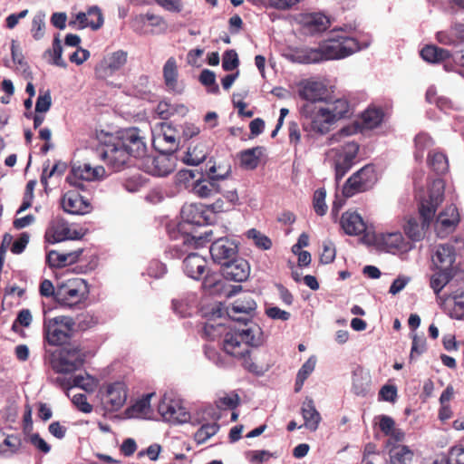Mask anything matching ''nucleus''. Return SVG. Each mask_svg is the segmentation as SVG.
Segmentation results:
<instances>
[{
    "label": "nucleus",
    "mask_w": 464,
    "mask_h": 464,
    "mask_svg": "<svg viewBox=\"0 0 464 464\" xmlns=\"http://www.w3.org/2000/svg\"><path fill=\"white\" fill-rule=\"evenodd\" d=\"M256 310V303L250 293L243 294L227 308V315L233 321L243 323V327L226 333L222 348L227 354L241 361L248 372L259 374L263 368L252 362L251 349L259 347L265 340L261 327L251 321Z\"/></svg>",
    "instance_id": "nucleus-1"
},
{
    "label": "nucleus",
    "mask_w": 464,
    "mask_h": 464,
    "mask_svg": "<svg viewBox=\"0 0 464 464\" xmlns=\"http://www.w3.org/2000/svg\"><path fill=\"white\" fill-rule=\"evenodd\" d=\"M360 50L355 38L336 35L324 40L317 48H301L290 54V59L299 63H315L326 60L343 59Z\"/></svg>",
    "instance_id": "nucleus-2"
},
{
    "label": "nucleus",
    "mask_w": 464,
    "mask_h": 464,
    "mask_svg": "<svg viewBox=\"0 0 464 464\" xmlns=\"http://www.w3.org/2000/svg\"><path fill=\"white\" fill-rule=\"evenodd\" d=\"M182 221L177 225L178 233H182L184 245L197 244L198 241H211L212 230L206 231L204 236L193 234L189 226H204L210 219L206 205L200 203L186 204L181 208Z\"/></svg>",
    "instance_id": "nucleus-3"
},
{
    "label": "nucleus",
    "mask_w": 464,
    "mask_h": 464,
    "mask_svg": "<svg viewBox=\"0 0 464 464\" xmlns=\"http://www.w3.org/2000/svg\"><path fill=\"white\" fill-rule=\"evenodd\" d=\"M239 397L237 393H224L215 401L216 408L212 406L206 407L203 410V423L195 435H216L219 430V425L217 420L221 418L223 411L235 410L239 404Z\"/></svg>",
    "instance_id": "nucleus-4"
},
{
    "label": "nucleus",
    "mask_w": 464,
    "mask_h": 464,
    "mask_svg": "<svg viewBox=\"0 0 464 464\" xmlns=\"http://www.w3.org/2000/svg\"><path fill=\"white\" fill-rule=\"evenodd\" d=\"M89 295L84 279L73 277L57 285V304L63 307H74L82 304Z\"/></svg>",
    "instance_id": "nucleus-5"
},
{
    "label": "nucleus",
    "mask_w": 464,
    "mask_h": 464,
    "mask_svg": "<svg viewBox=\"0 0 464 464\" xmlns=\"http://www.w3.org/2000/svg\"><path fill=\"white\" fill-rule=\"evenodd\" d=\"M377 181L378 175L375 166L366 164L347 179L343 184L342 193L344 198H351L372 189Z\"/></svg>",
    "instance_id": "nucleus-6"
},
{
    "label": "nucleus",
    "mask_w": 464,
    "mask_h": 464,
    "mask_svg": "<svg viewBox=\"0 0 464 464\" xmlns=\"http://www.w3.org/2000/svg\"><path fill=\"white\" fill-rule=\"evenodd\" d=\"M98 157L102 160L113 171L121 170L129 161L130 155L119 144L112 135L105 134L104 144L96 150Z\"/></svg>",
    "instance_id": "nucleus-7"
},
{
    "label": "nucleus",
    "mask_w": 464,
    "mask_h": 464,
    "mask_svg": "<svg viewBox=\"0 0 464 464\" xmlns=\"http://www.w3.org/2000/svg\"><path fill=\"white\" fill-rule=\"evenodd\" d=\"M361 120V124L353 122L340 129L332 135L331 140L333 142H340L344 138L354 135L363 129L372 130L377 128L382 122L383 111L382 109L369 108L362 112Z\"/></svg>",
    "instance_id": "nucleus-8"
},
{
    "label": "nucleus",
    "mask_w": 464,
    "mask_h": 464,
    "mask_svg": "<svg viewBox=\"0 0 464 464\" xmlns=\"http://www.w3.org/2000/svg\"><path fill=\"white\" fill-rule=\"evenodd\" d=\"M73 325L72 318L68 316L46 319L44 323V338L51 345H62L69 340Z\"/></svg>",
    "instance_id": "nucleus-9"
},
{
    "label": "nucleus",
    "mask_w": 464,
    "mask_h": 464,
    "mask_svg": "<svg viewBox=\"0 0 464 464\" xmlns=\"http://www.w3.org/2000/svg\"><path fill=\"white\" fill-rule=\"evenodd\" d=\"M84 362L85 353L78 346H68L53 355L52 367L56 372L69 373L79 370Z\"/></svg>",
    "instance_id": "nucleus-10"
},
{
    "label": "nucleus",
    "mask_w": 464,
    "mask_h": 464,
    "mask_svg": "<svg viewBox=\"0 0 464 464\" xmlns=\"http://www.w3.org/2000/svg\"><path fill=\"white\" fill-rule=\"evenodd\" d=\"M158 411L163 420L171 424L184 423L190 419V413L173 393H165L162 396Z\"/></svg>",
    "instance_id": "nucleus-11"
},
{
    "label": "nucleus",
    "mask_w": 464,
    "mask_h": 464,
    "mask_svg": "<svg viewBox=\"0 0 464 464\" xmlns=\"http://www.w3.org/2000/svg\"><path fill=\"white\" fill-rule=\"evenodd\" d=\"M302 114L309 121L310 130L318 134L329 132L331 126L334 123L324 105L306 103L302 107Z\"/></svg>",
    "instance_id": "nucleus-12"
},
{
    "label": "nucleus",
    "mask_w": 464,
    "mask_h": 464,
    "mask_svg": "<svg viewBox=\"0 0 464 464\" xmlns=\"http://www.w3.org/2000/svg\"><path fill=\"white\" fill-rule=\"evenodd\" d=\"M359 148L360 146L357 142L347 141L340 148L334 150L335 180L337 182H339L355 164Z\"/></svg>",
    "instance_id": "nucleus-13"
},
{
    "label": "nucleus",
    "mask_w": 464,
    "mask_h": 464,
    "mask_svg": "<svg viewBox=\"0 0 464 464\" xmlns=\"http://www.w3.org/2000/svg\"><path fill=\"white\" fill-rule=\"evenodd\" d=\"M127 152L133 158H144L147 153V144L141 130L132 127L125 129L115 137Z\"/></svg>",
    "instance_id": "nucleus-14"
},
{
    "label": "nucleus",
    "mask_w": 464,
    "mask_h": 464,
    "mask_svg": "<svg viewBox=\"0 0 464 464\" xmlns=\"http://www.w3.org/2000/svg\"><path fill=\"white\" fill-rule=\"evenodd\" d=\"M106 171L102 166L92 167L89 163L73 166L67 176V182L80 189H84V181H92L105 177Z\"/></svg>",
    "instance_id": "nucleus-15"
},
{
    "label": "nucleus",
    "mask_w": 464,
    "mask_h": 464,
    "mask_svg": "<svg viewBox=\"0 0 464 464\" xmlns=\"http://www.w3.org/2000/svg\"><path fill=\"white\" fill-rule=\"evenodd\" d=\"M159 152L157 156H148L144 159L143 169L153 176L165 177L174 171L177 159L173 153Z\"/></svg>",
    "instance_id": "nucleus-16"
},
{
    "label": "nucleus",
    "mask_w": 464,
    "mask_h": 464,
    "mask_svg": "<svg viewBox=\"0 0 464 464\" xmlns=\"http://www.w3.org/2000/svg\"><path fill=\"white\" fill-rule=\"evenodd\" d=\"M373 243L378 248L390 253L407 252L413 247L412 243L406 240L401 232L375 234Z\"/></svg>",
    "instance_id": "nucleus-17"
},
{
    "label": "nucleus",
    "mask_w": 464,
    "mask_h": 464,
    "mask_svg": "<svg viewBox=\"0 0 464 464\" xmlns=\"http://www.w3.org/2000/svg\"><path fill=\"white\" fill-rule=\"evenodd\" d=\"M444 199V183L441 179L432 182L428 199L421 200L419 206V213L426 220H432L438 207Z\"/></svg>",
    "instance_id": "nucleus-18"
},
{
    "label": "nucleus",
    "mask_w": 464,
    "mask_h": 464,
    "mask_svg": "<svg viewBox=\"0 0 464 464\" xmlns=\"http://www.w3.org/2000/svg\"><path fill=\"white\" fill-rule=\"evenodd\" d=\"M45 236L53 243L82 237L81 232L72 229L63 218L58 217L50 222Z\"/></svg>",
    "instance_id": "nucleus-19"
},
{
    "label": "nucleus",
    "mask_w": 464,
    "mask_h": 464,
    "mask_svg": "<svg viewBox=\"0 0 464 464\" xmlns=\"http://www.w3.org/2000/svg\"><path fill=\"white\" fill-rule=\"evenodd\" d=\"M127 400V387L122 382L107 385L102 401L107 411H114L121 409Z\"/></svg>",
    "instance_id": "nucleus-20"
},
{
    "label": "nucleus",
    "mask_w": 464,
    "mask_h": 464,
    "mask_svg": "<svg viewBox=\"0 0 464 464\" xmlns=\"http://www.w3.org/2000/svg\"><path fill=\"white\" fill-rule=\"evenodd\" d=\"M209 252L215 263L223 266L237 254V245L234 240L224 237L216 239L210 246Z\"/></svg>",
    "instance_id": "nucleus-21"
},
{
    "label": "nucleus",
    "mask_w": 464,
    "mask_h": 464,
    "mask_svg": "<svg viewBox=\"0 0 464 464\" xmlns=\"http://www.w3.org/2000/svg\"><path fill=\"white\" fill-rule=\"evenodd\" d=\"M455 261L456 253L454 246L448 244L438 246L432 256V263L437 270L450 271L453 273L461 271L458 266L455 265Z\"/></svg>",
    "instance_id": "nucleus-22"
},
{
    "label": "nucleus",
    "mask_w": 464,
    "mask_h": 464,
    "mask_svg": "<svg viewBox=\"0 0 464 464\" xmlns=\"http://www.w3.org/2000/svg\"><path fill=\"white\" fill-rule=\"evenodd\" d=\"M459 222V214L455 205L447 206L436 219V231L439 237H445L453 232Z\"/></svg>",
    "instance_id": "nucleus-23"
},
{
    "label": "nucleus",
    "mask_w": 464,
    "mask_h": 464,
    "mask_svg": "<svg viewBox=\"0 0 464 464\" xmlns=\"http://www.w3.org/2000/svg\"><path fill=\"white\" fill-rule=\"evenodd\" d=\"M221 266L224 277L235 282H244L250 275V266L242 257L235 256L228 262H225Z\"/></svg>",
    "instance_id": "nucleus-24"
},
{
    "label": "nucleus",
    "mask_w": 464,
    "mask_h": 464,
    "mask_svg": "<svg viewBox=\"0 0 464 464\" xmlns=\"http://www.w3.org/2000/svg\"><path fill=\"white\" fill-rule=\"evenodd\" d=\"M298 22L304 33L310 35L323 33L331 25L329 17L322 13L303 14Z\"/></svg>",
    "instance_id": "nucleus-25"
},
{
    "label": "nucleus",
    "mask_w": 464,
    "mask_h": 464,
    "mask_svg": "<svg viewBox=\"0 0 464 464\" xmlns=\"http://www.w3.org/2000/svg\"><path fill=\"white\" fill-rule=\"evenodd\" d=\"M459 282L464 283L463 271H457V273H453L450 271L437 270L430 276V285L434 293L439 295L446 285H449V289L451 291L452 288L457 286Z\"/></svg>",
    "instance_id": "nucleus-26"
},
{
    "label": "nucleus",
    "mask_w": 464,
    "mask_h": 464,
    "mask_svg": "<svg viewBox=\"0 0 464 464\" xmlns=\"http://www.w3.org/2000/svg\"><path fill=\"white\" fill-rule=\"evenodd\" d=\"M128 61V53L123 50H118L104 56L99 67H96V73L104 78L112 75L115 72L121 69Z\"/></svg>",
    "instance_id": "nucleus-27"
},
{
    "label": "nucleus",
    "mask_w": 464,
    "mask_h": 464,
    "mask_svg": "<svg viewBox=\"0 0 464 464\" xmlns=\"http://www.w3.org/2000/svg\"><path fill=\"white\" fill-rule=\"evenodd\" d=\"M62 207L65 212L73 215H84L91 210L89 201L76 190H69L63 196Z\"/></svg>",
    "instance_id": "nucleus-28"
},
{
    "label": "nucleus",
    "mask_w": 464,
    "mask_h": 464,
    "mask_svg": "<svg viewBox=\"0 0 464 464\" xmlns=\"http://www.w3.org/2000/svg\"><path fill=\"white\" fill-rule=\"evenodd\" d=\"M178 145L176 132L169 125H163L162 133L153 139V147L158 151L174 153Z\"/></svg>",
    "instance_id": "nucleus-29"
},
{
    "label": "nucleus",
    "mask_w": 464,
    "mask_h": 464,
    "mask_svg": "<svg viewBox=\"0 0 464 464\" xmlns=\"http://www.w3.org/2000/svg\"><path fill=\"white\" fill-rule=\"evenodd\" d=\"M79 24V28L91 27L92 30L100 29L103 24V16L98 6H92L87 13L80 12L76 14L75 21L70 24Z\"/></svg>",
    "instance_id": "nucleus-30"
},
{
    "label": "nucleus",
    "mask_w": 464,
    "mask_h": 464,
    "mask_svg": "<svg viewBox=\"0 0 464 464\" xmlns=\"http://www.w3.org/2000/svg\"><path fill=\"white\" fill-rule=\"evenodd\" d=\"M207 268V260L197 253L188 254L183 261V270L185 274L193 278L199 279Z\"/></svg>",
    "instance_id": "nucleus-31"
},
{
    "label": "nucleus",
    "mask_w": 464,
    "mask_h": 464,
    "mask_svg": "<svg viewBox=\"0 0 464 464\" xmlns=\"http://www.w3.org/2000/svg\"><path fill=\"white\" fill-rule=\"evenodd\" d=\"M327 90L325 86L319 82L306 81L299 89V96L307 101V103L316 104L317 102H322Z\"/></svg>",
    "instance_id": "nucleus-32"
},
{
    "label": "nucleus",
    "mask_w": 464,
    "mask_h": 464,
    "mask_svg": "<svg viewBox=\"0 0 464 464\" xmlns=\"http://www.w3.org/2000/svg\"><path fill=\"white\" fill-rule=\"evenodd\" d=\"M341 226L345 234L358 236L366 230V224L362 218L356 212H345L341 218Z\"/></svg>",
    "instance_id": "nucleus-33"
},
{
    "label": "nucleus",
    "mask_w": 464,
    "mask_h": 464,
    "mask_svg": "<svg viewBox=\"0 0 464 464\" xmlns=\"http://www.w3.org/2000/svg\"><path fill=\"white\" fill-rule=\"evenodd\" d=\"M401 437H391L388 445H392L389 450L391 464H411L413 453L406 446L394 445L400 441Z\"/></svg>",
    "instance_id": "nucleus-34"
},
{
    "label": "nucleus",
    "mask_w": 464,
    "mask_h": 464,
    "mask_svg": "<svg viewBox=\"0 0 464 464\" xmlns=\"http://www.w3.org/2000/svg\"><path fill=\"white\" fill-rule=\"evenodd\" d=\"M421 223L419 222L417 218L411 217L406 220L403 227L404 233L413 242L420 241L425 236V230L429 227L431 220H426L421 218Z\"/></svg>",
    "instance_id": "nucleus-35"
},
{
    "label": "nucleus",
    "mask_w": 464,
    "mask_h": 464,
    "mask_svg": "<svg viewBox=\"0 0 464 464\" xmlns=\"http://www.w3.org/2000/svg\"><path fill=\"white\" fill-rule=\"evenodd\" d=\"M154 393H148L126 409L125 414L129 418H147L150 412V399Z\"/></svg>",
    "instance_id": "nucleus-36"
},
{
    "label": "nucleus",
    "mask_w": 464,
    "mask_h": 464,
    "mask_svg": "<svg viewBox=\"0 0 464 464\" xmlns=\"http://www.w3.org/2000/svg\"><path fill=\"white\" fill-rule=\"evenodd\" d=\"M82 252L83 248L65 253L52 251L48 255V260L53 266L62 267L77 262Z\"/></svg>",
    "instance_id": "nucleus-37"
},
{
    "label": "nucleus",
    "mask_w": 464,
    "mask_h": 464,
    "mask_svg": "<svg viewBox=\"0 0 464 464\" xmlns=\"http://www.w3.org/2000/svg\"><path fill=\"white\" fill-rule=\"evenodd\" d=\"M324 106L329 111L334 123L351 115L350 103L346 99L339 98L333 102H325Z\"/></svg>",
    "instance_id": "nucleus-38"
},
{
    "label": "nucleus",
    "mask_w": 464,
    "mask_h": 464,
    "mask_svg": "<svg viewBox=\"0 0 464 464\" xmlns=\"http://www.w3.org/2000/svg\"><path fill=\"white\" fill-rule=\"evenodd\" d=\"M420 53L421 58L430 63H440L450 57V51L433 44L424 46Z\"/></svg>",
    "instance_id": "nucleus-39"
},
{
    "label": "nucleus",
    "mask_w": 464,
    "mask_h": 464,
    "mask_svg": "<svg viewBox=\"0 0 464 464\" xmlns=\"http://www.w3.org/2000/svg\"><path fill=\"white\" fill-rule=\"evenodd\" d=\"M218 185L210 179H205L204 174H200L192 185V191L199 198H208L214 192H218Z\"/></svg>",
    "instance_id": "nucleus-40"
},
{
    "label": "nucleus",
    "mask_w": 464,
    "mask_h": 464,
    "mask_svg": "<svg viewBox=\"0 0 464 464\" xmlns=\"http://www.w3.org/2000/svg\"><path fill=\"white\" fill-rule=\"evenodd\" d=\"M208 155V148L205 143L198 142L190 145L182 160L188 165L197 166L203 162Z\"/></svg>",
    "instance_id": "nucleus-41"
},
{
    "label": "nucleus",
    "mask_w": 464,
    "mask_h": 464,
    "mask_svg": "<svg viewBox=\"0 0 464 464\" xmlns=\"http://www.w3.org/2000/svg\"><path fill=\"white\" fill-rule=\"evenodd\" d=\"M428 165L437 174L443 175L449 170V160L447 156L438 150H431L428 155Z\"/></svg>",
    "instance_id": "nucleus-42"
},
{
    "label": "nucleus",
    "mask_w": 464,
    "mask_h": 464,
    "mask_svg": "<svg viewBox=\"0 0 464 464\" xmlns=\"http://www.w3.org/2000/svg\"><path fill=\"white\" fill-rule=\"evenodd\" d=\"M178 65L174 57H169L163 66L164 82L168 89L174 91L178 83Z\"/></svg>",
    "instance_id": "nucleus-43"
},
{
    "label": "nucleus",
    "mask_w": 464,
    "mask_h": 464,
    "mask_svg": "<svg viewBox=\"0 0 464 464\" xmlns=\"http://www.w3.org/2000/svg\"><path fill=\"white\" fill-rule=\"evenodd\" d=\"M304 418V426L310 431L314 432L318 427L321 417L319 412L315 410L312 402L304 403L302 408Z\"/></svg>",
    "instance_id": "nucleus-44"
},
{
    "label": "nucleus",
    "mask_w": 464,
    "mask_h": 464,
    "mask_svg": "<svg viewBox=\"0 0 464 464\" xmlns=\"http://www.w3.org/2000/svg\"><path fill=\"white\" fill-rule=\"evenodd\" d=\"M169 236L171 238H173L175 240L181 241L180 244L176 243V244L172 245L171 246H169V253H170L171 256L176 257V258H180L191 247L197 248V247L202 246L203 243L206 242V241H198L197 244L192 243L188 246V245H184V243H183L182 233H178V231L177 232L174 231V232H170Z\"/></svg>",
    "instance_id": "nucleus-45"
},
{
    "label": "nucleus",
    "mask_w": 464,
    "mask_h": 464,
    "mask_svg": "<svg viewBox=\"0 0 464 464\" xmlns=\"http://www.w3.org/2000/svg\"><path fill=\"white\" fill-rule=\"evenodd\" d=\"M260 154V147L248 149L242 151L240 153L241 166L246 169H255L258 166Z\"/></svg>",
    "instance_id": "nucleus-46"
},
{
    "label": "nucleus",
    "mask_w": 464,
    "mask_h": 464,
    "mask_svg": "<svg viewBox=\"0 0 464 464\" xmlns=\"http://www.w3.org/2000/svg\"><path fill=\"white\" fill-rule=\"evenodd\" d=\"M415 152L414 156L417 160L423 159L424 151L433 145L432 138L427 133H419L415 139Z\"/></svg>",
    "instance_id": "nucleus-47"
},
{
    "label": "nucleus",
    "mask_w": 464,
    "mask_h": 464,
    "mask_svg": "<svg viewBox=\"0 0 464 464\" xmlns=\"http://www.w3.org/2000/svg\"><path fill=\"white\" fill-rule=\"evenodd\" d=\"M63 53V46L61 40L58 36L54 37L53 41V48L48 49L45 52V54H49L50 57L53 59V63L56 66L65 68L67 66V63L62 58Z\"/></svg>",
    "instance_id": "nucleus-48"
},
{
    "label": "nucleus",
    "mask_w": 464,
    "mask_h": 464,
    "mask_svg": "<svg viewBox=\"0 0 464 464\" xmlns=\"http://www.w3.org/2000/svg\"><path fill=\"white\" fill-rule=\"evenodd\" d=\"M450 298L454 302V310L459 314H464V283L459 282L450 293Z\"/></svg>",
    "instance_id": "nucleus-49"
},
{
    "label": "nucleus",
    "mask_w": 464,
    "mask_h": 464,
    "mask_svg": "<svg viewBox=\"0 0 464 464\" xmlns=\"http://www.w3.org/2000/svg\"><path fill=\"white\" fill-rule=\"evenodd\" d=\"M45 14L42 12L37 13L32 20L31 33L34 40H41L44 35Z\"/></svg>",
    "instance_id": "nucleus-50"
},
{
    "label": "nucleus",
    "mask_w": 464,
    "mask_h": 464,
    "mask_svg": "<svg viewBox=\"0 0 464 464\" xmlns=\"http://www.w3.org/2000/svg\"><path fill=\"white\" fill-rule=\"evenodd\" d=\"M326 191L324 188L316 189L314 193L313 207L314 212L318 216H324L327 212V205L325 203Z\"/></svg>",
    "instance_id": "nucleus-51"
},
{
    "label": "nucleus",
    "mask_w": 464,
    "mask_h": 464,
    "mask_svg": "<svg viewBox=\"0 0 464 464\" xmlns=\"http://www.w3.org/2000/svg\"><path fill=\"white\" fill-rule=\"evenodd\" d=\"M427 350L426 339L424 337L418 336L416 334H412V344L410 353V362L415 360Z\"/></svg>",
    "instance_id": "nucleus-52"
},
{
    "label": "nucleus",
    "mask_w": 464,
    "mask_h": 464,
    "mask_svg": "<svg viewBox=\"0 0 464 464\" xmlns=\"http://www.w3.org/2000/svg\"><path fill=\"white\" fill-rule=\"evenodd\" d=\"M239 65V59L235 50H227L222 57V68L226 72H231Z\"/></svg>",
    "instance_id": "nucleus-53"
},
{
    "label": "nucleus",
    "mask_w": 464,
    "mask_h": 464,
    "mask_svg": "<svg viewBox=\"0 0 464 464\" xmlns=\"http://www.w3.org/2000/svg\"><path fill=\"white\" fill-rule=\"evenodd\" d=\"M199 81L203 85L211 87V89L209 90L210 92L214 94L219 93V87L216 82V74L214 72L208 69H204L200 72Z\"/></svg>",
    "instance_id": "nucleus-54"
},
{
    "label": "nucleus",
    "mask_w": 464,
    "mask_h": 464,
    "mask_svg": "<svg viewBox=\"0 0 464 464\" xmlns=\"http://www.w3.org/2000/svg\"><path fill=\"white\" fill-rule=\"evenodd\" d=\"M21 446L20 437H5L0 443V454H13Z\"/></svg>",
    "instance_id": "nucleus-55"
},
{
    "label": "nucleus",
    "mask_w": 464,
    "mask_h": 464,
    "mask_svg": "<svg viewBox=\"0 0 464 464\" xmlns=\"http://www.w3.org/2000/svg\"><path fill=\"white\" fill-rule=\"evenodd\" d=\"M278 455L276 452H270L269 450H251L247 452L248 459L256 464H261L263 462L268 461L272 458H277Z\"/></svg>",
    "instance_id": "nucleus-56"
},
{
    "label": "nucleus",
    "mask_w": 464,
    "mask_h": 464,
    "mask_svg": "<svg viewBox=\"0 0 464 464\" xmlns=\"http://www.w3.org/2000/svg\"><path fill=\"white\" fill-rule=\"evenodd\" d=\"M248 237H252L255 241L256 246L261 249L267 250L270 249L272 246L271 239L266 235L257 231L256 229H250L248 231Z\"/></svg>",
    "instance_id": "nucleus-57"
},
{
    "label": "nucleus",
    "mask_w": 464,
    "mask_h": 464,
    "mask_svg": "<svg viewBox=\"0 0 464 464\" xmlns=\"http://www.w3.org/2000/svg\"><path fill=\"white\" fill-rule=\"evenodd\" d=\"M229 172V167L221 168L220 166L217 167L214 164L206 170V175L208 179H212L215 183H217L218 180L225 179L228 176Z\"/></svg>",
    "instance_id": "nucleus-58"
},
{
    "label": "nucleus",
    "mask_w": 464,
    "mask_h": 464,
    "mask_svg": "<svg viewBox=\"0 0 464 464\" xmlns=\"http://www.w3.org/2000/svg\"><path fill=\"white\" fill-rule=\"evenodd\" d=\"M39 293L44 297H52L57 303V285L54 286L51 280L44 279L40 283Z\"/></svg>",
    "instance_id": "nucleus-59"
},
{
    "label": "nucleus",
    "mask_w": 464,
    "mask_h": 464,
    "mask_svg": "<svg viewBox=\"0 0 464 464\" xmlns=\"http://www.w3.org/2000/svg\"><path fill=\"white\" fill-rule=\"evenodd\" d=\"M98 324V318L91 314H82L78 316L77 326L81 331H87Z\"/></svg>",
    "instance_id": "nucleus-60"
},
{
    "label": "nucleus",
    "mask_w": 464,
    "mask_h": 464,
    "mask_svg": "<svg viewBox=\"0 0 464 464\" xmlns=\"http://www.w3.org/2000/svg\"><path fill=\"white\" fill-rule=\"evenodd\" d=\"M52 105V96L49 91L44 94H40L35 104V112L44 113L48 111Z\"/></svg>",
    "instance_id": "nucleus-61"
},
{
    "label": "nucleus",
    "mask_w": 464,
    "mask_h": 464,
    "mask_svg": "<svg viewBox=\"0 0 464 464\" xmlns=\"http://www.w3.org/2000/svg\"><path fill=\"white\" fill-rule=\"evenodd\" d=\"M447 464H464V448L462 446H454L450 449L449 457L446 459Z\"/></svg>",
    "instance_id": "nucleus-62"
},
{
    "label": "nucleus",
    "mask_w": 464,
    "mask_h": 464,
    "mask_svg": "<svg viewBox=\"0 0 464 464\" xmlns=\"http://www.w3.org/2000/svg\"><path fill=\"white\" fill-rule=\"evenodd\" d=\"M72 401L79 411L84 413H89L92 411V406L87 401V397L85 394H73Z\"/></svg>",
    "instance_id": "nucleus-63"
},
{
    "label": "nucleus",
    "mask_w": 464,
    "mask_h": 464,
    "mask_svg": "<svg viewBox=\"0 0 464 464\" xmlns=\"http://www.w3.org/2000/svg\"><path fill=\"white\" fill-rule=\"evenodd\" d=\"M66 169H67L66 163L62 162V161L56 162L48 173H47L46 169H44L42 177H41V182L43 184H46L48 178H51L52 176L56 175V174L58 176H61L65 172Z\"/></svg>",
    "instance_id": "nucleus-64"
}]
</instances>
